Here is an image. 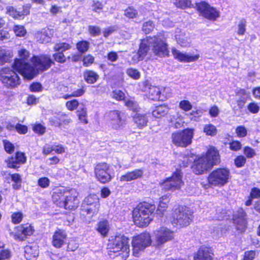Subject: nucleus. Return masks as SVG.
I'll return each instance as SVG.
<instances>
[{"label": "nucleus", "instance_id": "nucleus-22", "mask_svg": "<svg viewBox=\"0 0 260 260\" xmlns=\"http://www.w3.org/2000/svg\"><path fill=\"white\" fill-rule=\"evenodd\" d=\"M173 238L174 232L166 227L161 226L156 230L155 240L157 245H162Z\"/></svg>", "mask_w": 260, "mask_h": 260}, {"label": "nucleus", "instance_id": "nucleus-17", "mask_svg": "<svg viewBox=\"0 0 260 260\" xmlns=\"http://www.w3.org/2000/svg\"><path fill=\"white\" fill-rule=\"evenodd\" d=\"M232 221L238 231L242 232L246 230L248 224L247 213L243 208L238 209L236 213L233 215Z\"/></svg>", "mask_w": 260, "mask_h": 260}, {"label": "nucleus", "instance_id": "nucleus-11", "mask_svg": "<svg viewBox=\"0 0 260 260\" xmlns=\"http://www.w3.org/2000/svg\"><path fill=\"white\" fill-rule=\"evenodd\" d=\"M149 42L151 50L155 55L162 57L169 55L167 45L164 37L160 34L153 37H150Z\"/></svg>", "mask_w": 260, "mask_h": 260}, {"label": "nucleus", "instance_id": "nucleus-12", "mask_svg": "<svg viewBox=\"0 0 260 260\" xmlns=\"http://www.w3.org/2000/svg\"><path fill=\"white\" fill-rule=\"evenodd\" d=\"M1 79L7 87H15L20 84V78L17 74L10 68H4L1 72Z\"/></svg>", "mask_w": 260, "mask_h": 260}, {"label": "nucleus", "instance_id": "nucleus-8", "mask_svg": "<svg viewBox=\"0 0 260 260\" xmlns=\"http://www.w3.org/2000/svg\"><path fill=\"white\" fill-rule=\"evenodd\" d=\"M151 243L150 234L147 232H143L133 237L132 241L133 255L138 257L140 252L150 246Z\"/></svg>", "mask_w": 260, "mask_h": 260}, {"label": "nucleus", "instance_id": "nucleus-15", "mask_svg": "<svg viewBox=\"0 0 260 260\" xmlns=\"http://www.w3.org/2000/svg\"><path fill=\"white\" fill-rule=\"evenodd\" d=\"M211 169L212 168L202 154L197 156L191 166V169L192 172L198 175L206 173Z\"/></svg>", "mask_w": 260, "mask_h": 260}, {"label": "nucleus", "instance_id": "nucleus-2", "mask_svg": "<svg viewBox=\"0 0 260 260\" xmlns=\"http://www.w3.org/2000/svg\"><path fill=\"white\" fill-rule=\"evenodd\" d=\"M78 195V192L75 188L55 186L52 189L51 201L56 207L73 211L79 206Z\"/></svg>", "mask_w": 260, "mask_h": 260}, {"label": "nucleus", "instance_id": "nucleus-47", "mask_svg": "<svg viewBox=\"0 0 260 260\" xmlns=\"http://www.w3.org/2000/svg\"><path fill=\"white\" fill-rule=\"evenodd\" d=\"M0 250V260H8L12 256V252L9 248H1Z\"/></svg>", "mask_w": 260, "mask_h": 260}, {"label": "nucleus", "instance_id": "nucleus-25", "mask_svg": "<svg viewBox=\"0 0 260 260\" xmlns=\"http://www.w3.org/2000/svg\"><path fill=\"white\" fill-rule=\"evenodd\" d=\"M172 52L175 59L182 62H190L196 61L200 57L199 54L190 55L185 53H182L175 48L172 49Z\"/></svg>", "mask_w": 260, "mask_h": 260}, {"label": "nucleus", "instance_id": "nucleus-16", "mask_svg": "<svg viewBox=\"0 0 260 260\" xmlns=\"http://www.w3.org/2000/svg\"><path fill=\"white\" fill-rule=\"evenodd\" d=\"M202 154L204 156L212 168L214 166L219 165L221 163V156L219 151L214 146H209L205 152Z\"/></svg>", "mask_w": 260, "mask_h": 260}, {"label": "nucleus", "instance_id": "nucleus-34", "mask_svg": "<svg viewBox=\"0 0 260 260\" xmlns=\"http://www.w3.org/2000/svg\"><path fill=\"white\" fill-rule=\"evenodd\" d=\"M169 110V108L167 105H161L155 107L152 114L154 117L159 118L167 115Z\"/></svg>", "mask_w": 260, "mask_h": 260}, {"label": "nucleus", "instance_id": "nucleus-27", "mask_svg": "<svg viewBox=\"0 0 260 260\" xmlns=\"http://www.w3.org/2000/svg\"><path fill=\"white\" fill-rule=\"evenodd\" d=\"M143 175V171L142 169H135L121 175L120 177V181L121 182L131 181L141 178Z\"/></svg>", "mask_w": 260, "mask_h": 260}, {"label": "nucleus", "instance_id": "nucleus-39", "mask_svg": "<svg viewBox=\"0 0 260 260\" xmlns=\"http://www.w3.org/2000/svg\"><path fill=\"white\" fill-rule=\"evenodd\" d=\"M237 96L239 97L237 100V104L240 108H242L246 103L248 95L244 89H240L237 92Z\"/></svg>", "mask_w": 260, "mask_h": 260}, {"label": "nucleus", "instance_id": "nucleus-20", "mask_svg": "<svg viewBox=\"0 0 260 260\" xmlns=\"http://www.w3.org/2000/svg\"><path fill=\"white\" fill-rule=\"evenodd\" d=\"M31 61L34 66L41 71L48 70L53 63L51 58L47 55L34 56Z\"/></svg>", "mask_w": 260, "mask_h": 260}, {"label": "nucleus", "instance_id": "nucleus-30", "mask_svg": "<svg viewBox=\"0 0 260 260\" xmlns=\"http://www.w3.org/2000/svg\"><path fill=\"white\" fill-rule=\"evenodd\" d=\"M54 151L57 154H62L65 152L64 146L61 144L57 145H45L42 149V153L44 155H48Z\"/></svg>", "mask_w": 260, "mask_h": 260}, {"label": "nucleus", "instance_id": "nucleus-60", "mask_svg": "<svg viewBox=\"0 0 260 260\" xmlns=\"http://www.w3.org/2000/svg\"><path fill=\"white\" fill-rule=\"evenodd\" d=\"M230 148L231 150L237 151L241 149V144L238 141H233L229 143Z\"/></svg>", "mask_w": 260, "mask_h": 260}, {"label": "nucleus", "instance_id": "nucleus-49", "mask_svg": "<svg viewBox=\"0 0 260 260\" xmlns=\"http://www.w3.org/2000/svg\"><path fill=\"white\" fill-rule=\"evenodd\" d=\"M160 101H165L166 99L170 98L172 94V89L169 87H163L160 89Z\"/></svg>", "mask_w": 260, "mask_h": 260}, {"label": "nucleus", "instance_id": "nucleus-41", "mask_svg": "<svg viewBox=\"0 0 260 260\" xmlns=\"http://www.w3.org/2000/svg\"><path fill=\"white\" fill-rule=\"evenodd\" d=\"M24 215L21 211L12 212L11 215V222L14 224H20L23 220Z\"/></svg>", "mask_w": 260, "mask_h": 260}, {"label": "nucleus", "instance_id": "nucleus-24", "mask_svg": "<svg viewBox=\"0 0 260 260\" xmlns=\"http://www.w3.org/2000/svg\"><path fill=\"white\" fill-rule=\"evenodd\" d=\"M107 116L111 120L113 125V128H120L121 126L125 123V116L123 113L118 110H113L110 111L107 114Z\"/></svg>", "mask_w": 260, "mask_h": 260}, {"label": "nucleus", "instance_id": "nucleus-61", "mask_svg": "<svg viewBox=\"0 0 260 260\" xmlns=\"http://www.w3.org/2000/svg\"><path fill=\"white\" fill-rule=\"evenodd\" d=\"M126 73L129 77L135 79H138L140 78V73L136 69H128L126 71Z\"/></svg>", "mask_w": 260, "mask_h": 260}, {"label": "nucleus", "instance_id": "nucleus-4", "mask_svg": "<svg viewBox=\"0 0 260 260\" xmlns=\"http://www.w3.org/2000/svg\"><path fill=\"white\" fill-rule=\"evenodd\" d=\"M231 173L226 167H219L212 170L207 177V183L203 187L207 189L209 187H221L227 184L231 179Z\"/></svg>", "mask_w": 260, "mask_h": 260}, {"label": "nucleus", "instance_id": "nucleus-55", "mask_svg": "<svg viewBox=\"0 0 260 260\" xmlns=\"http://www.w3.org/2000/svg\"><path fill=\"white\" fill-rule=\"evenodd\" d=\"M256 252L255 250H250L244 252L242 260H254Z\"/></svg>", "mask_w": 260, "mask_h": 260}, {"label": "nucleus", "instance_id": "nucleus-26", "mask_svg": "<svg viewBox=\"0 0 260 260\" xmlns=\"http://www.w3.org/2000/svg\"><path fill=\"white\" fill-rule=\"evenodd\" d=\"M24 256L27 260H35L39 255V246L34 243H29L24 248Z\"/></svg>", "mask_w": 260, "mask_h": 260}, {"label": "nucleus", "instance_id": "nucleus-37", "mask_svg": "<svg viewBox=\"0 0 260 260\" xmlns=\"http://www.w3.org/2000/svg\"><path fill=\"white\" fill-rule=\"evenodd\" d=\"M260 198V189L256 187H253L251 189L248 199L245 201V205L249 206L252 205L253 199Z\"/></svg>", "mask_w": 260, "mask_h": 260}, {"label": "nucleus", "instance_id": "nucleus-48", "mask_svg": "<svg viewBox=\"0 0 260 260\" xmlns=\"http://www.w3.org/2000/svg\"><path fill=\"white\" fill-rule=\"evenodd\" d=\"M174 4L177 7L181 9L190 7L191 5L190 0H175Z\"/></svg>", "mask_w": 260, "mask_h": 260}, {"label": "nucleus", "instance_id": "nucleus-28", "mask_svg": "<svg viewBox=\"0 0 260 260\" xmlns=\"http://www.w3.org/2000/svg\"><path fill=\"white\" fill-rule=\"evenodd\" d=\"M8 179V183H12L11 186L13 190H18L21 189L22 186V178L21 175L17 173L9 174Z\"/></svg>", "mask_w": 260, "mask_h": 260}, {"label": "nucleus", "instance_id": "nucleus-5", "mask_svg": "<svg viewBox=\"0 0 260 260\" xmlns=\"http://www.w3.org/2000/svg\"><path fill=\"white\" fill-rule=\"evenodd\" d=\"M193 213L186 206L178 205L172 209L171 222L178 228H185L192 222Z\"/></svg>", "mask_w": 260, "mask_h": 260}, {"label": "nucleus", "instance_id": "nucleus-46", "mask_svg": "<svg viewBox=\"0 0 260 260\" xmlns=\"http://www.w3.org/2000/svg\"><path fill=\"white\" fill-rule=\"evenodd\" d=\"M37 184L41 188H46L49 186L50 181L47 177H42L38 179Z\"/></svg>", "mask_w": 260, "mask_h": 260}, {"label": "nucleus", "instance_id": "nucleus-35", "mask_svg": "<svg viewBox=\"0 0 260 260\" xmlns=\"http://www.w3.org/2000/svg\"><path fill=\"white\" fill-rule=\"evenodd\" d=\"M135 123L139 129L143 128L147 124L148 120L145 114L137 113L133 117Z\"/></svg>", "mask_w": 260, "mask_h": 260}, {"label": "nucleus", "instance_id": "nucleus-31", "mask_svg": "<svg viewBox=\"0 0 260 260\" xmlns=\"http://www.w3.org/2000/svg\"><path fill=\"white\" fill-rule=\"evenodd\" d=\"M182 173L181 170L177 169L173 172L170 177H172L170 179L171 184H175L177 186L174 187V190L178 189L180 188L181 186L183 184L182 180Z\"/></svg>", "mask_w": 260, "mask_h": 260}, {"label": "nucleus", "instance_id": "nucleus-6", "mask_svg": "<svg viewBox=\"0 0 260 260\" xmlns=\"http://www.w3.org/2000/svg\"><path fill=\"white\" fill-rule=\"evenodd\" d=\"M19 58L16 59L12 67L19 73L21 74L24 78L31 80L36 75L34 68L26 61L29 56V52L24 49L19 51Z\"/></svg>", "mask_w": 260, "mask_h": 260}, {"label": "nucleus", "instance_id": "nucleus-13", "mask_svg": "<svg viewBox=\"0 0 260 260\" xmlns=\"http://www.w3.org/2000/svg\"><path fill=\"white\" fill-rule=\"evenodd\" d=\"M193 131H178L172 134L174 144L178 147H186L191 144Z\"/></svg>", "mask_w": 260, "mask_h": 260}, {"label": "nucleus", "instance_id": "nucleus-45", "mask_svg": "<svg viewBox=\"0 0 260 260\" xmlns=\"http://www.w3.org/2000/svg\"><path fill=\"white\" fill-rule=\"evenodd\" d=\"M71 48L69 44L61 42L56 44L54 47V49L55 51L62 52L68 50Z\"/></svg>", "mask_w": 260, "mask_h": 260}, {"label": "nucleus", "instance_id": "nucleus-53", "mask_svg": "<svg viewBox=\"0 0 260 260\" xmlns=\"http://www.w3.org/2000/svg\"><path fill=\"white\" fill-rule=\"evenodd\" d=\"M124 15L128 18H134L138 15V12L133 7H129L125 10Z\"/></svg>", "mask_w": 260, "mask_h": 260}, {"label": "nucleus", "instance_id": "nucleus-58", "mask_svg": "<svg viewBox=\"0 0 260 260\" xmlns=\"http://www.w3.org/2000/svg\"><path fill=\"white\" fill-rule=\"evenodd\" d=\"M7 12L14 18H20L21 17L20 11L16 10L12 7H9L7 8Z\"/></svg>", "mask_w": 260, "mask_h": 260}, {"label": "nucleus", "instance_id": "nucleus-57", "mask_svg": "<svg viewBox=\"0 0 260 260\" xmlns=\"http://www.w3.org/2000/svg\"><path fill=\"white\" fill-rule=\"evenodd\" d=\"M78 247V244L75 240H70L67 246V251H75Z\"/></svg>", "mask_w": 260, "mask_h": 260}, {"label": "nucleus", "instance_id": "nucleus-19", "mask_svg": "<svg viewBox=\"0 0 260 260\" xmlns=\"http://www.w3.org/2000/svg\"><path fill=\"white\" fill-rule=\"evenodd\" d=\"M193 260H215L214 253L211 247L201 245L193 253Z\"/></svg>", "mask_w": 260, "mask_h": 260}, {"label": "nucleus", "instance_id": "nucleus-3", "mask_svg": "<svg viewBox=\"0 0 260 260\" xmlns=\"http://www.w3.org/2000/svg\"><path fill=\"white\" fill-rule=\"evenodd\" d=\"M129 239L124 234H117L112 236L108 240L107 249L109 252L122 254V258L126 260L129 256Z\"/></svg>", "mask_w": 260, "mask_h": 260}, {"label": "nucleus", "instance_id": "nucleus-38", "mask_svg": "<svg viewBox=\"0 0 260 260\" xmlns=\"http://www.w3.org/2000/svg\"><path fill=\"white\" fill-rule=\"evenodd\" d=\"M85 81L88 84L95 83L99 78V75L91 70H86L83 74Z\"/></svg>", "mask_w": 260, "mask_h": 260}, {"label": "nucleus", "instance_id": "nucleus-43", "mask_svg": "<svg viewBox=\"0 0 260 260\" xmlns=\"http://www.w3.org/2000/svg\"><path fill=\"white\" fill-rule=\"evenodd\" d=\"M155 24L152 21L148 20L143 23L142 30L145 34L150 33L154 28Z\"/></svg>", "mask_w": 260, "mask_h": 260}, {"label": "nucleus", "instance_id": "nucleus-29", "mask_svg": "<svg viewBox=\"0 0 260 260\" xmlns=\"http://www.w3.org/2000/svg\"><path fill=\"white\" fill-rule=\"evenodd\" d=\"M53 31L49 28H45L36 34L37 40L41 43H46L51 40L53 36Z\"/></svg>", "mask_w": 260, "mask_h": 260}, {"label": "nucleus", "instance_id": "nucleus-62", "mask_svg": "<svg viewBox=\"0 0 260 260\" xmlns=\"http://www.w3.org/2000/svg\"><path fill=\"white\" fill-rule=\"evenodd\" d=\"M91 7L94 12H98L103 9L104 5L98 1H93Z\"/></svg>", "mask_w": 260, "mask_h": 260}, {"label": "nucleus", "instance_id": "nucleus-33", "mask_svg": "<svg viewBox=\"0 0 260 260\" xmlns=\"http://www.w3.org/2000/svg\"><path fill=\"white\" fill-rule=\"evenodd\" d=\"M175 38L177 43L182 47H187L189 44L188 37L179 29H177L176 31Z\"/></svg>", "mask_w": 260, "mask_h": 260}, {"label": "nucleus", "instance_id": "nucleus-40", "mask_svg": "<svg viewBox=\"0 0 260 260\" xmlns=\"http://www.w3.org/2000/svg\"><path fill=\"white\" fill-rule=\"evenodd\" d=\"M172 177L166 178L165 180H162L159 183V185L161 187V189L166 191L172 190L173 191L174 187L177 186L175 184H171L170 182V179Z\"/></svg>", "mask_w": 260, "mask_h": 260}, {"label": "nucleus", "instance_id": "nucleus-56", "mask_svg": "<svg viewBox=\"0 0 260 260\" xmlns=\"http://www.w3.org/2000/svg\"><path fill=\"white\" fill-rule=\"evenodd\" d=\"M243 153L246 157L248 158H252L256 155L255 150L249 146H246L244 148Z\"/></svg>", "mask_w": 260, "mask_h": 260}, {"label": "nucleus", "instance_id": "nucleus-42", "mask_svg": "<svg viewBox=\"0 0 260 260\" xmlns=\"http://www.w3.org/2000/svg\"><path fill=\"white\" fill-rule=\"evenodd\" d=\"M11 58L12 56L8 50L0 48V64L8 62Z\"/></svg>", "mask_w": 260, "mask_h": 260}, {"label": "nucleus", "instance_id": "nucleus-63", "mask_svg": "<svg viewBox=\"0 0 260 260\" xmlns=\"http://www.w3.org/2000/svg\"><path fill=\"white\" fill-rule=\"evenodd\" d=\"M246 31V22L245 20H241L238 25L237 33L239 35H243Z\"/></svg>", "mask_w": 260, "mask_h": 260}, {"label": "nucleus", "instance_id": "nucleus-54", "mask_svg": "<svg viewBox=\"0 0 260 260\" xmlns=\"http://www.w3.org/2000/svg\"><path fill=\"white\" fill-rule=\"evenodd\" d=\"M179 107L180 109L184 111H188L190 110L192 106L190 102L187 100H183L179 103Z\"/></svg>", "mask_w": 260, "mask_h": 260}, {"label": "nucleus", "instance_id": "nucleus-18", "mask_svg": "<svg viewBox=\"0 0 260 260\" xmlns=\"http://www.w3.org/2000/svg\"><path fill=\"white\" fill-rule=\"evenodd\" d=\"M197 6L201 15L210 20L215 21L220 16L218 11L205 2L198 4Z\"/></svg>", "mask_w": 260, "mask_h": 260}, {"label": "nucleus", "instance_id": "nucleus-21", "mask_svg": "<svg viewBox=\"0 0 260 260\" xmlns=\"http://www.w3.org/2000/svg\"><path fill=\"white\" fill-rule=\"evenodd\" d=\"M67 238L68 235L65 231L57 229L52 235L51 244L54 248L60 249L65 245Z\"/></svg>", "mask_w": 260, "mask_h": 260}, {"label": "nucleus", "instance_id": "nucleus-23", "mask_svg": "<svg viewBox=\"0 0 260 260\" xmlns=\"http://www.w3.org/2000/svg\"><path fill=\"white\" fill-rule=\"evenodd\" d=\"M149 40L150 37H147L141 40L137 53L134 55L132 58L135 62L143 60L147 54L148 50L151 48Z\"/></svg>", "mask_w": 260, "mask_h": 260}, {"label": "nucleus", "instance_id": "nucleus-32", "mask_svg": "<svg viewBox=\"0 0 260 260\" xmlns=\"http://www.w3.org/2000/svg\"><path fill=\"white\" fill-rule=\"evenodd\" d=\"M96 230L103 237H107L110 230L108 221L107 219L100 220L97 224Z\"/></svg>", "mask_w": 260, "mask_h": 260}, {"label": "nucleus", "instance_id": "nucleus-44", "mask_svg": "<svg viewBox=\"0 0 260 260\" xmlns=\"http://www.w3.org/2000/svg\"><path fill=\"white\" fill-rule=\"evenodd\" d=\"M3 143L5 151L9 154H12L15 151L14 145L7 140H3Z\"/></svg>", "mask_w": 260, "mask_h": 260}, {"label": "nucleus", "instance_id": "nucleus-52", "mask_svg": "<svg viewBox=\"0 0 260 260\" xmlns=\"http://www.w3.org/2000/svg\"><path fill=\"white\" fill-rule=\"evenodd\" d=\"M13 31L18 37H23L26 33V30L22 25H15L13 28Z\"/></svg>", "mask_w": 260, "mask_h": 260}, {"label": "nucleus", "instance_id": "nucleus-7", "mask_svg": "<svg viewBox=\"0 0 260 260\" xmlns=\"http://www.w3.org/2000/svg\"><path fill=\"white\" fill-rule=\"evenodd\" d=\"M100 207V199L95 193L89 194L83 200L80 214L86 219L97 214Z\"/></svg>", "mask_w": 260, "mask_h": 260}, {"label": "nucleus", "instance_id": "nucleus-9", "mask_svg": "<svg viewBox=\"0 0 260 260\" xmlns=\"http://www.w3.org/2000/svg\"><path fill=\"white\" fill-rule=\"evenodd\" d=\"M94 174L96 180L103 184L109 183L113 178L110 171V166L106 162H99L95 164Z\"/></svg>", "mask_w": 260, "mask_h": 260}, {"label": "nucleus", "instance_id": "nucleus-14", "mask_svg": "<svg viewBox=\"0 0 260 260\" xmlns=\"http://www.w3.org/2000/svg\"><path fill=\"white\" fill-rule=\"evenodd\" d=\"M27 161L25 153L21 151H16L14 155L9 156L5 161L7 167L9 169L16 170Z\"/></svg>", "mask_w": 260, "mask_h": 260}, {"label": "nucleus", "instance_id": "nucleus-59", "mask_svg": "<svg viewBox=\"0 0 260 260\" xmlns=\"http://www.w3.org/2000/svg\"><path fill=\"white\" fill-rule=\"evenodd\" d=\"M53 57L55 61L59 63H64L66 61V58L62 52H58L54 54Z\"/></svg>", "mask_w": 260, "mask_h": 260}, {"label": "nucleus", "instance_id": "nucleus-36", "mask_svg": "<svg viewBox=\"0 0 260 260\" xmlns=\"http://www.w3.org/2000/svg\"><path fill=\"white\" fill-rule=\"evenodd\" d=\"M148 97L149 99L153 101L160 100V89L155 86H150L147 92Z\"/></svg>", "mask_w": 260, "mask_h": 260}, {"label": "nucleus", "instance_id": "nucleus-64", "mask_svg": "<svg viewBox=\"0 0 260 260\" xmlns=\"http://www.w3.org/2000/svg\"><path fill=\"white\" fill-rule=\"evenodd\" d=\"M94 59V57L92 55L90 54L87 55L83 58V66L85 67H88L90 66L93 63Z\"/></svg>", "mask_w": 260, "mask_h": 260}, {"label": "nucleus", "instance_id": "nucleus-51", "mask_svg": "<svg viewBox=\"0 0 260 260\" xmlns=\"http://www.w3.org/2000/svg\"><path fill=\"white\" fill-rule=\"evenodd\" d=\"M246 162V159L243 155H238L234 159V164L236 167L241 168L243 167Z\"/></svg>", "mask_w": 260, "mask_h": 260}, {"label": "nucleus", "instance_id": "nucleus-10", "mask_svg": "<svg viewBox=\"0 0 260 260\" xmlns=\"http://www.w3.org/2000/svg\"><path fill=\"white\" fill-rule=\"evenodd\" d=\"M14 231L10 233L16 241L22 242L32 236L35 232L32 224L26 222L15 226Z\"/></svg>", "mask_w": 260, "mask_h": 260}, {"label": "nucleus", "instance_id": "nucleus-1", "mask_svg": "<svg viewBox=\"0 0 260 260\" xmlns=\"http://www.w3.org/2000/svg\"><path fill=\"white\" fill-rule=\"evenodd\" d=\"M169 202L170 195L168 194L160 198L156 209L155 205L153 203L147 201L139 202L132 213L134 224L140 228L147 227L153 221L155 211L160 215H163L168 207Z\"/></svg>", "mask_w": 260, "mask_h": 260}, {"label": "nucleus", "instance_id": "nucleus-50", "mask_svg": "<svg viewBox=\"0 0 260 260\" xmlns=\"http://www.w3.org/2000/svg\"><path fill=\"white\" fill-rule=\"evenodd\" d=\"M89 42L86 41H82L77 44V48L81 53L86 52L89 48Z\"/></svg>", "mask_w": 260, "mask_h": 260}]
</instances>
